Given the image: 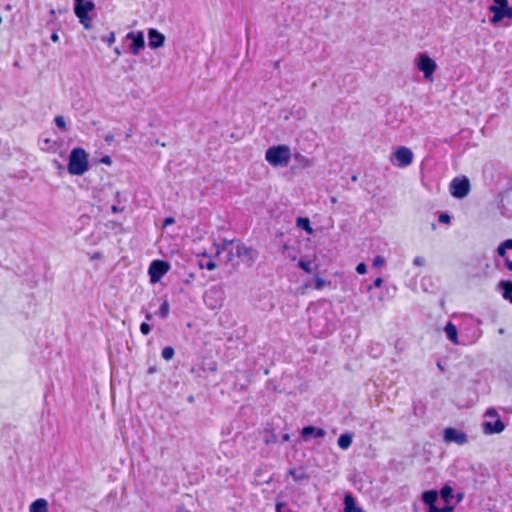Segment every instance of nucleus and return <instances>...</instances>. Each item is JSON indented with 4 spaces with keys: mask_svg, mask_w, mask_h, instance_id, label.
I'll use <instances>...</instances> for the list:
<instances>
[{
    "mask_svg": "<svg viewBox=\"0 0 512 512\" xmlns=\"http://www.w3.org/2000/svg\"><path fill=\"white\" fill-rule=\"evenodd\" d=\"M88 153L81 147L70 151L67 169L69 174L81 176L89 170Z\"/></svg>",
    "mask_w": 512,
    "mask_h": 512,
    "instance_id": "f03ea898",
    "label": "nucleus"
},
{
    "mask_svg": "<svg viewBox=\"0 0 512 512\" xmlns=\"http://www.w3.org/2000/svg\"><path fill=\"white\" fill-rule=\"evenodd\" d=\"M470 191V181L466 176L456 177L450 183V193L454 198L462 199Z\"/></svg>",
    "mask_w": 512,
    "mask_h": 512,
    "instance_id": "6e6552de",
    "label": "nucleus"
},
{
    "mask_svg": "<svg viewBox=\"0 0 512 512\" xmlns=\"http://www.w3.org/2000/svg\"><path fill=\"white\" fill-rule=\"evenodd\" d=\"M470 320H475L474 318L467 319L463 325L460 327L461 334L464 336V339H469L472 335V325Z\"/></svg>",
    "mask_w": 512,
    "mask_h": 512,
    "instance_id": "c85d7f7f",
    "label": "nucleus"
},
{
    "mask_svg": "<svg viewBox=\"0 0 512 512\" xmlns=\"http://www.w3.org/2000/svg\"><path fill=\"white\" fill-rule=\"evenodd\" d=\"M462 499V494H459L458 495V501H460Z\"/></svg>",
    "mask_w": 512,
    "mask_h": 512,
    "instance_id": "4d7b16f0",
    "label": "nucleus"
},
{
    "mask_svg": "<svg viewBox=\"0 0 512 512\" xmlns=\"http://www.w3.org/2000/svg\"><path fill=\"white\" fill-rule=\"evenodd\" d=\"M326 436V431L323 428L315 427L312 425L304 426L301 430V437L304 441L313 438H323Z\"/></svg>",
    "mask_w": 512,
    "mask_h": 512,
    "instance_id": "f3484780",
    "label": "nucleus"
},
{
    "mask_svg": "<svg viewBox=\"0 0 512 512\" xmlns=\"http://www.w3.org/2000/svg\"><path fill=\"white\" fill-rule=\"evenodd\" d=\"M198 265L201 269H207L212 271L216 268V263L212 260L211 256H209L206 252L197 255Z\"/></svg>",
    "mask_w": 512,
    "mask_h": 512,
    "instance_id": "4be33fe9",
    "label": "nucleus"
},
{
    "mask_svg": "<svg viewBox=\"0 0 512 512\" xmlns=\"http://www.w3.org/2000/svg\"><path fill=\"white\" fill-rule=\"evenodd\" d=\"M175 351L172 346H166L162 349L161 356L164 360L169 361L174 357Z\"/></svg>",
    "mask_w": 512,
    "mask_h": 512,
    "instance_id": "2f4dec72",
    "label": "nucleus"
},
{
    "mask_svg": "<svg viewBox=\"0 0 512 512\" xmlns=\"http://www.w3.org/2000/svg\"><path fill=\"white\" fill-rule=\"evenodd\" d=\"M383 280L381 277H377L372 284L368 286V290H371L372 288H378L382 285Z\"/></svg>",
    "mask_w": 512,
    "mask_h": 512,
    "instance_id": "37998d69",
    "label": "nucleus"
},
{
    "mask_svg": "<svg viewBox=\"0 0 512 512\" xmlns=\"http://www.w3.org/2000/svg\"><path fill=\"white\" fill-rule=\"evenodd\" d=\"M101 40L110 47L115 42V33L110 32L107 36L102 37Z\"/></svg>",
    "mask_w": 512,
    "mask_h": 512,
    "instance_id": "e433bc0d",
    "label": "nucleus"
},
{
    "mask_svg": "<svg viewBox=\"0 0 512 512\" xmlns=\"http://www.w3.org/2000/svg\"><path fill=\"white\" fill-rule=\"evenodd\" d=\"M413 264L416 266H423L425 264V259L421 256H417L414 258Z\"/></svg>",
    "mask_w": 512,
    "mask_h": 512,
    "instance_id": "a18cd8bd",
    "label": "nucleus"
},
{
    "mask_svg": "<svg viewBox=\"0 0 512 512\" xmlns=\"http://www.w3.org/2000/svg\"><path fill=\"white\" fill-rule=\"evenodd\" d=\"M438 221L442 224H449L451 221V217L448 213H441L439 215Z\"/></svg>",
    "mask_w": 512,
    "mask_h": 512,
    "instance_id": "ea45409f",
    "label": "nucleus"
},
{
    "mask_svg": "<svg viewBox=\"0 0 512 512\" xmlns=\"http://www.w3.org/2000/svg\"><path fill=\"white\" fill-rule=\"evenodd\" d=\"M175 223V219L173 217H166L163 221V226L167 227Z\"/></svg>",
    "mask_w": 512,
    "mask_h": 512,
    "instance_id": "49530a36",
    "label": "nucleus"
},
{
    "mask_svg": "<svg viewBox=\"0 0 512 512\" xmlns=\"http://www.w3.org/2000/svg\"><path fill=\"white\" fill-rule=\"evenodd\" d=\"M470 323L472 325V335L469 339H464V336L461 335V339L458 337V329L457 326L452 323L451 321H448L444 327V332L446 334V337L456 345H468L475 343L482 334V331L479 327L480 322L477 320H470Z\"/></svg>",
    "mask_w": 512,
    "mask_h": 512,
    "instance_id": "f257e3e1",
    "label": "nucleus"
},
{
    "mask_svg": "<svg viewBox=\"0 0 512 512\" xmlns=\"http://www.w3.org/2000/svg\"><path fill=\"white\" fill-rule=\"evenodd\" d=\"M356 272L358 274H365L367 272V265L364 262L357 264Z\"/></svg>",
    "mask_w": 512,
    "mask_h": 512,
    "instance_id": "79ce46f5",
    "label": "nucleus"
},
{
    "mask_svg": "<svg viewBox=\"0 0 512 512\" xmlns=\"http://www.w3.org/2000/svg\"><path fill=\"white\" fill-rule=\"evenodd\" d=\"M223 299V290L220 287L213 286L204 294V302L211 309H215L221 305Z\"/></svg>",
    "mask_w": 512,
    "mask_h": 512,
    "instance_id": "f8f14e48",
    "label": "nucleus"
},
{
    "mask_svg": "<svg viewBox=\"0 0 512 512\" xmlns=\"http://www.w3.org/2000/svg\"><path fill=\"white\" fill-rule=\"evenodd\" d=\"M485 416L489 417V418H493V419L494 418L496 419L497 417H500L495 408H488L486 410V412H485Z\"/></svg>",
    "mask_w": 512,
    "mask_h": 512,
    "instance_id": "a19ab883",
    "label": "nucleus"
},
{
    "mask_svg": "<svg viewBox=\"0 0 512 512\" xmlns=\"http://www.w3.org/2000/svg\"><path fill=\"white\" fill-rule=\"evenodd\" d=\"M288 474L293 478L295 482L308 481L310 476L309 474L302 468L296 469L292 468L288 470Z\"/></svg>",
    "mask_w": 512,
    "mask_h": 512,
    "instance_id": "393cba45",
    "label": "nucleus"
},
{
    "mask_svg": "<svg viewBox=\"0 0 512 512\" xmlns=\"http://www.w3.org/2000/svg\"><path fill=\"white\" fill-rule=\"evenodd\" d=\"M124 41L129 42L128 50L135 56L145 47L144 33L142 31H130L126 34Z\"/></svg>",
    "mask_w": 512,
    "mask_h": 512,
    "instance_id": "1a4fd4ad",
    "label": "nucleus"
},
{
    "mask_svg": "<svg viewBox=\"0 0 512 512\" xmlns=\"http://www.w3.org/2000/svg\"><path fill=\"white\" fill-rule=\"evenodd\" d=\"M454 511V507L449 505V503L441 508L439 507H433L431 509V511H427V512H453Z\"/></svg>",
    "mask_w": 512,
    "mask_h": 512,
    "instance_id": "f704fd0d",
    "label": "nucleus"
},
{
    "mask_svg": "<svg viewBox=\"0 0 512 512\" xmlns=\"http://www.w3.org/2000/svg\"><path fill=\"white\" fill-rule=\"evenodd\" d=\"M296 226L308 234L313 233V228L311 227L310 219L308 217H297Z\"/></svg>",
    "mask_w": 512,
    "mask_h": 512,
    "instance_id": "bb28decb",
    "label": "nucleus"
},
{
    "mask_svg": "<svg viewBox=\"0 0 512 512\" xmlns=\"http://www.w3.org/2000/svg\"><path fill=\"white\" fill-rule=\"evenodd\" d=\"M438 497L439 493L434 489L426 490L422 493L421 500L428 507L427 511H431L433 507H437L435 503L437 502Z\"/></svg>",
    "mask_w": 512,
    "mask_h": 512,
    "instance_id": "6ab92c4d",
    "label": "nucleus"
},
{
    "mask_svg": "<svg viewBox=\"0 0 512 512\" xmlns=\"http://www.w3.org/2000/svg\"><path fill=\"white\" fill-rule=\"evenodd\" d=\"M325 280L321 277L315 278V289H322L325 286Z\"/></svg>",
    "mask_w": 512,
    "mask_h": 512,
    "instance_id": "c03bdc74",
    "label": "nucleus"
},
{
    "mask_svg": "<svg viewBox=\"0 0 512 512\" xmlns=\"http://www.w3.org/2000/svg\"><path fill=\"white\" fill-rule=\"evenodd\" d=\"M353 442V435L349 432L342 433L337 440L338 446L342 450H347L350 448Z\"/></svg>",
    "mask_w": 512,
    "mask_h": 512,
    "instance_id": "a878e982",
    "label": "nucleus"
},
{
    "mask_svg": "<svg viewBox=\"0 0 512 512\" xmlns=\"http://www.w3.org/2000/svg\"><path fill=\"white\" fill-rule=\"evenodd\" d=\"M276 512H290V509L285 502H277Z\"/></svg>",
    "mask_w": 512,
    "mask_h": 512,
    "instance_id": "4c0bfd02",
    "label": "nucleus"
},
{
    "mask_svg": "<svg viewBox=\"0 0 512 512\" xmlns=\"http://www.w3.org/2000/svg\"><path fill=\"white\" fill-rule=\"evenodd\" d=\"M169 269L170 264L168 261L160 259L153 260L148 267L150 282L153 284L158 283Z\"/></svg>",
    "mask_w": 512,
    "mask_h": 512,
    "instance_id": "0eeeda50",
    "label": "nucleus"
},
{
    "mask_svg": "<svg viewBox=\"0 0 512 512\" xmlns=\"http://www.w3.org/2000/svg\"><path fill=\"white\" fill-rule=\"evenodd\" d=\"M140 331L143 335H148L151 332V326L147 322H142L140 324Z\"/></svg>",
    "mask_w": 512,
    "mask_h": 512,
    "instance_id": "58836bf2",
    "label": "nucleus"
},
{
    "mask_svg": "<svg viewBox=\"0 0 512 512\" xmlns=\"http://www.w3.org/2000/svg\"><path fill=\"white\" fill-rule=\"evenodd\" d=\"M55 125L62 130H66V122L63 116L58 115L54 119Z\"/></svg>",
    "mask_w": 512,
    "mask_h": 512,
    "instance_id": "72a5a7b5",
    "label": "nucleus"
},
{
    "mask_svg": "<svg viewBox=\"0 0 512 512\" xmlns=\"http://www.w3.org/2000/svg\"><path fill=\"white\" fill-rule=\"evenodd\" d=\"M415 64L426 80H432L437 64L428 54L419 53L416 56Z\"/></svg>",
    "mask_w": 512,
    "mask_h": 512,
    "instance_id": "423d86ee",
    "label": "nucleus"
},
{
    "mask_svg": "<svg viewBox=\"0 0 512 512\" xmlns=\"http://www.w3.org/2000/svg\"><path fill=\"white\" fill-rule=\"evenodd\" d=\"M2 23V17L0 16V24Z\"/></svg>",
    "mask_w": 512,
    "mask_h": 512,
    "instance_id": "13d9d810",
    "label": "nucleus"
},
{
    "mask_svg": "<svg viewBox=\"0 0 512 512\" xmlns=\"http://www.w3.org/2000/svg\"><path fill=\"white\" fill-rule=\"evenodd\" d=\"M148 374H153L156 372V367H149L148 370H147Z\"/></svg>",
    "mask_w": 512,
    "mask_h": 512,
    "instance_id": "864d4df0",
    "label": "nucleus"
},
{
    "mask_svg": "<svg viewBox=\"0 0 512 512\" xmlns=\"http://www.w3.org/2000/svg\"><path fill=\"white\" fill-rule=\"evenodd\" d=\"M234 242L235 240H228L224 238L220 243H215L214 245L216 247V255H219L222 251H228L229 256L227 261H231L233 256V249L230 248V246H232Z\"/></svg>",
    "mask_w": 512,
    "mask_h": 512,
    "instance_id": "5701e85b",
    "label": "nucleus"
},
{
    "mask_svg": "<svg viewBox=\"0 0 512 512\" xmlns=\"http://www.w3.org/2000/svg\"><path fill=\"white\" fill-rule=\"evenodd\" d=\"M508 0H493V4L489 7L490 12L495 11L500 8L508 7Z\"/></svg>",
    "mask_w": 512,
    "mask_h": 512,
    "instance_id": "473e14b6",
    "label": "nucleus"
},
{
    "mask_svg": "<svg viewBox=\"0 0 512 512\" xmlns=\"http://www.w3.org/2000/svg\"><path fill=\"white\" fill-rule=\"evenodd\" d=\"M309 326L311 333L316 337H326L334 330V323L323 314L311 318Z\"/></svg>",
    "mask_w": 512,
    "mask_h": 512,
    "instance_id": "39448f33",
    "label": "nucleus"
},
{
    "mask_svg": "<svg viewBox=\"0 0 512 512\" xmlns=\"http://www.w3.org/2000/svg\"><path fill=\"white\" fill-rule=\"evenodd\" d=\"M443 440L448 444L456 443L462 446L468 442V435L456 428L447 427L443 430Z\"/></svg>",
    "mask_w": 512,
    "mask_h": 512,
    "instance_id": "9b49d317",
    "label": "nucleus"
},
{
    "mask_svg": "<svg viewBox=\"0 0 512 512\" xmlns=\"http://www.w3.org/2000/svg\"><path fill=\"white\" fill-rule=\"evenodd\" d=\"M170 312V305L167 299H164L159 307L158 315L162 319H166Z\"/></svg>",
    "mask_w": 512,
    "mask_h": 512,
    "instance_id": "c756f323",
    "label": "nucleus"
},
{
    "mask_svg": "<svg viewBox=\"0 0 512 512\" xmlns=\"http://www.w3.org/2000/svg\"><path fill=\"white\" fill-rule=\"evenodd\" d=\"M437 367L439 368V370H440L441 372H444V371H445L444 366L442 365V363H441L440 361H438V362H437Z\"/></svg>",
    "mask_w": 512,
    "mask_h": 512,
    "instance_id": "603ef678",
    "label": "nucleus"
},
{
    "mask_svg": "<svg viewBox=\"0 0 512 512\" xmlns=\"http://www.w3.org/2000/svg\"><path fill=\"white\" fill-rule=\"evenodd\" d=\"M491 13L493 14V16L491 18V22L493 24H497L500 21H502L504 18H508V19L512 18V7L508 6L506 8H500V9L497 8V10L492 11Z\"/></svg>",
    "mask_w": 512,
    "mask_h": 512,
    "instance_id": "aec40b11",
    "label": "nucleus"
},
{
    "mask_svg": "<svg viewBox=\"0 0 512 512\" xmlns=\"http://www.w3.org/2000/svg\"><path fill=\"white\" fill-rule=\"evenodd\" d=\"M512 250V238L506 239L497 247V255L503 259L504 265L507 270L512 271V258H510L509 251Z\"/></svg>",
    "mask_w": 512,
    "mask_h": 512,
    "instance_id": "ddd939ff",
    "label": "nucleus"
},
{
    "mask_svg": "<svg viewBox=\"0 0 512 512\" xmlns=\"http://www.w3.org/2000/svg\"><path fill=\"white\" fill-rule=\"evenodd\" d=\"M50 39L53 41V42H58L59 41V35L57 32H53L50 36Z\"/></svg>",
    "mask_w": 512,
    "mask_h": 512,
    "instance_id": "09e8293b",
    "label": "nucleus"
},
{
    "mask_svg": "<svg viewBox=\"0 0 512 512\" xmlns=\"http://www.w3.org/2000/svg\"><path fill=\"white\" fill-rule=\"evenodd\" d=\"M235 255L242 260V262L253 263L257 258V252L251 247L238 242L235 247Z\"/></svg>",
    "mask_w": 512,
    "mask_h": 512,
    "instance_id": "4468645a",
    "label": "nucleus"
},
{
    "mask_svg": "<svg viewBox=\"0 0 512 512\" xmlns=\"http://www.w3.org/2000/svg\"><path fill=\"white\" fill-rule=\"evenodd\" d=\"M48 501L44 498H38L29 506V512H48Z\"/></svg>",
    "mask_w": 512,
    "mask_h": 512,
    "instance_id": "b1692460",
    "label": "nucleus"
},
{
    "mask_svg": "<svg viewBox=\"0 0 512 512\" xmlns=\"http://www.w3.org/2000/svg\"><path fill=\"white\" fill-rule=\"evenodd\" d=\"M265 159L274 167H285L291 159V150L287 145L271 146L265 152Z\"/></svg>",
    "mask_w": 512,
    "mask_h": 512,
    "instance_id": "7ed1b4c3",
    "label": "nucleus"
},
{
    "mask_svg": "<svg viewBox=\"0 0 512 512\" xmlns=\"http://www.w3.org/2000/svg\"><path fill=\"white\" fill-rule=\"evenodd\" d=\"M148 46L151 49H158L165 43V36L155 28L148 29Z\"/></svg>",
    "mask_w": 512,
    "mask_h": 512,
    "instance_id": "dca6fc26",
    "label": "nucleus"
},
{
    "mask_svg": "<svg viewBox=\"0 0 512 512\" xmlns=\"http://www.w3.org/2000/svg\"><path fill=\"white\" fill-rule=\"evenodd\" d=\"M94 9L95 4L91 0H74V13L86 30L92 27V18L89 13Z\"/></svg>",
    "mask_w": 512,
    "mask_h": 512,
    "instance_id": "20e7f679",
    "label": "nucleus"
},
{
    "mask_svg": "<svg viewBox=\"0 0 512 512\" xmlns=\"http://www.w3.org/2000/svg\"><path fill=\"white\" fill-rule=\"evenodd\" d=\"M152 318H153V315L149 311H146L145 312V319L150 321V320H152Z\"/></svg>",
    "mask_w": 512,
    "mask_h": 512,
    "instance_id": "3c124183",
    "label": "nucleus"
},
{
    "mask_svg": "<svg viewBox=\"0 0 512 512\" xmlns=\"http://www.w3.org/2000/svg\"><path fill=\"white\" fill-rule=\"evenodd\" d=\"M101 162H102L103 164L110 165L112 161H111V158H110L109 156H107V155H106V156H103V157L101 158Z\"/></svg>",
    "mask_w": 512,
    "mask_h": 512,
    "instance_id": "de8ad7c7",
    "label": "nucleus"
},
{
    "mask_svg": "<svg viewBox=\"0 0 512 512\" xmlns=\"http://www.w3.org/2000/svg\"><path fill=\"white\" fill-rule=\"evenodd\" d=\"M111 211H112L113 213H118V212L122 211V209H120L117 205H113V206L111 207Z\"/></svg>",
    "mask_w": 512,
    "mask_h": 512,
    "instance_id": "8fccbe9b",
    "label": "nucleus"
},
{
    "mask_svg": "<svg viewBox=\"0 0 512 512\" xmlns=\"http://www.w3.org/2000/svg\"><path fill=\"white\" fill-rule=\"evenodd\" d=\"M505 429V424L500 417L494 418L493 421L486 420L482 423L483 433L486 435L499 434Z\"/></svg>",
    "mask_w": 512,
    "mask_h": 512,
    "instance_id": "2eb2a0df",
    "label": "nucleus"
},
{
    "mask_svg": "<svg viewBox=\"0 0 512 512\" xmlns=\"http://www.w3.org/2000/svg\"><path fill=\"white\" fill-rule=\"evenodd\" d=\"M112 140H113V136L112 135H107L105 137V141L108 142V143H110Z\"/></svg>",
    "mask_w": 512,
    "mask_h": 512,
    "instance_id": "5fc2aeb1",
    "label": "nucleus"
},
{
    "mask_svg": "<svg viewBox=\"0 0 512 512\" xmlns=\"http://www.w3.org/2000/svg\"><path fill=\"white\" fill-rule=\"evenodd\" d=\"M372 264L375 268H380L385 264V258L383 256H375L372 260Z\"/></svg>",
    "mask_w": 512,
    "mask_h": 512,
    "instance_id": "c9c22d12",
    "label": "nucleus"
},
{
    "mask_svg": "<svg viewBox=\"0 0 512 512\" xmlns=\"http://www.w3.org/2000/svg\"><path fill=\"white\" fill-rule=\"evenodd\" d=\"M438 493L447 504L454 498V491L450 485H444Z\"/></svg>",
    "mask_w": 512,
    "mask_h": 512,
    "instance_id": "cd10ccee",
    "label": "nucleus"
},
{
    "mask_svg": "<svg viewBox=\"0 0 512 512\" xmlns=\"http://www.w3.org/2000/svg\"><path fill=\"white\" fill-rule=\"evenodd\" d=\"M114 52H115L117 55H121V51H120V49H119L118 47H116V48L114 49Z\"/></svg>",
    "mask_w": 512,
    "mask_h": 512,
    "instance_id": "6e6d98bb",
    "label": "nucleus"
},
{
    "mask_svg": "<svg viewBox=\"0 0 512 512\" xmlns=\"http://www.w3.org/2000/svg\"><path fill=\"white\" fill-rule=\"evenodd\" d=\"M312 264L313 262L310 260L300 259L298 262V267L306 273H312Z\"/></svg>",
    "mask_w": 512,
    "mask_h": 512,
    "instance_id": "7c9ffc66",
    "label": "nucleus"
},
{
    "mask_svg": "<svg viewBox=\"0 0 512 512\" xmlns=\"http://www.w3.org/2000/svg\"><path fill=\"white\" fill-rule=\"evenodd\" d=\"M344 509L343 512H365L362 508L356 505L354 496L351 493H347L344 496Z\"/></svg>",
    "mask_w": 512,
    "mask_h": 512,
    "instance_id": "412c9836",
    "label": "nucleus"
},
{
    "mask_svg": "<svg viewBox=\"0 0 512 512\" xmlns=\"http://www.w3.org/2000/svg\"><path fill=\"white\" fill-rule=\"evenodd\" d=\"M413 158V152L409 148L400 146L394 151L390 160L395 166L404 168L413 162Z\"/></svg>",
    "mask_w": 512,
    "mask_h": 512,
    "instance_id": "9d476101",
    "label": "nucleus"
},
{
    "mask_svg": "<svg viewBox=\"0 0 512 512\" xmlns=\"http://www.w3.org/2000/svg\"><path fill=\"white\" fill-rule=\"evenodd\" d=\"M497 291L502 295L505 300L512 303V281L511 280H500L496 287Z\"/></svg>",
    "mask_w": 512,
    "mask_h": 512,
    "instance_id": "a211bd4d",
    "label": "nucleus"
}]
</instances>
